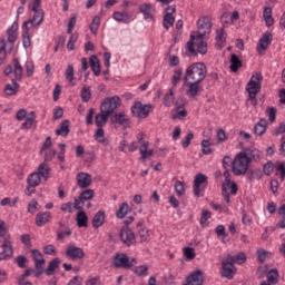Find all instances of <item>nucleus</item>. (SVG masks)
I'll use <instances>...</instances> for the list:
<instances>
[{"label": "nucleus", "mask_w": 285, "mask_h": 285, "mask_svg": "<svg viewBox=\"0 0 285 285\" xmlns=\"http://www.w3.org/2000/svg\"><path fill=\"white\" fill-rule=\"evenodd\" d=\"M184 256L186 257V259H195L196 254H195V248L193 247H185L184 249Z\"/></svg>", "instance_id": "obj_62"}, {"label": "nucleus", "mask_w": 285, "mask_h": 285, "mask_svg": "<svg viewBox=\"0 0 285 285\" xmlns=\"http://www.w3.org/2000/svg\"><path fill=\"white\" fill-rule=\"evenodd\" d=\"M210 217H213V214L210 213V210L208 209L202 210L200 220H199L202 228H206V223L208 222V219H210Z\"/></svg>", "instance_id": "obj_47"}, {"label": "nucleus", "mask_w": 285, "mask_h": 285, "mask_svg": "<svg viewBox=\"0 0 285 285\" xmlns=\"http://www.w3.org/2000/svg\"><path fill=\"white\" fill-rule=\"evenodd\" d=\"M119 107H121V98L119 96L107 97L100 104V111L114 115Z\"/></svg>", "instance_id": "obj_4"}, {"label": "nucleus", "mask_w": 285, "mask_h": 285, "mask_svg": "<svg viewBox=\"0 0 285 285\" xmlns=\"http://www.w3.org/2000/svg\"><path fill=\"white\" fill-rule=\"evenodd\" d=\"M92 185V175L80 171L77 175V186L82 189L89 188Z\"/></svg>", "instance_id": "obj_19"}, {"label": "nucleus", "mask_w": 285, "mask_h": 285, "mask_svg": "<svg viewBox=\"0 0 285 285\" xmlns=\"http://www.w3.org/2000/svg\"><path fill=\"white\" fill-rule=\"evenodd\" d=\"M245 169H246V161L244 160V158L238 157V154H237L232 163V173H234V175L239 177L248 173V171H245Z\"/></svg>", "instance_id": "obj_13"}, {"label": "nucleus", "mask_w": 285, "mask_h": 285, "mask_svg": "<svg viewBox=\"0 0 285 285\" xmlns=\"http://www.w3.org/2000/svg\"><path fill=\"white\" fill-rule=\"evenodd\" d=\"M273 43V37H262L258 40V43L256 46V52L258 55L264 56L266 55V50H268V47Z\"/></svg>", "instance_id": "obj_20"}, {"label": "nucleus", "mask_w": 285, "mask_h": 285, "mask_svg": "<svg viewBox=\"0 0 285 285\" xmlns=\"http://www.w3.org/2000/svg\"><path fill=\"white\" fill-rule=\"evenodd\" d=\"M202 82L191 80L187 82L188 89L186 91L187 97H190L191 99H195L196 95H198L199 90H202V86H199Z\"/></svg>", "instance_id": "obj_22"}, {"label": "nucleus", "mask_w": 285, "mask_h": 285, "mask_svg": "<svg viewBox=\"0 0 285 285\" xmlns=\"http://www.w3.org/2000/svg\"><path fill=\"white\" fill-rule=\"evenodd\" d=\"M208 184V176L204 174H197L194 178V195L195 197H199L202 195V185Z\"/></svg>", "instance_id": "obj_16"}, {"label": "nucleus", "mask_w": 285, "mask_h": 285, "mask_svg": "<svg viewBox=\"0 0 285 285\" xmlns=\"http://www.w3.org/2000/svg\"><path fill=\"white\" fill-rule=\"evenodd\" d=\"M140 14H142L145 21H154L155 19V7L153 3H141L138 7Z\"/></svg>", "instance_id": "obj_15"}, {"label": "nucleus", "mask_w": 285, "mask_h": 285, "mask_svg": "<svg viewBox=\"0 0 285 285\" xmlns=\"http://www.w3.org/2000/svg\"><path fill=\"white\" fill-rule=\"evenodd\" d=\"M208 72V68L204 62H194L189 67H187L185 71L184 81H204L206 79V75Z\"/></svg>", "instance_id": "obj_2"}, {"label": "nucleus", "mask_w": 285, "mask_h": 285, "mask_svg": "<svg viewBox=\"0 0 285 285\" xmlns=\"http://www.w3.org/2000/svg\"><path fill=\"white\" fill-rule=\"evenodd\" d=\"M213 28V23L210 22V18L202 17L197 21V32L198 37H207L210 35V30Z\"/></svg>", "instance_id": "obj_10"}, {"label": "nucleus", "mask_w": 285, "mask_h": 285, "mask_svg": "<svg viewBox=\"0 0 285 285\" xmlns=\"http://www.w3.org/2000/svg\"><path fill=\"white\" fill-rule=\"evenodd\" d=\"M246 91L248 92V97L252 101L254 99H257V94L262 91V82H259V80H257L256 82L249 80L246 86Z\"/></svg>", "instance_id": "obj_17"}, {"label": "nucleus", "mask_w": 285, "mask_h": 285, "mask_svg": "<svg viewBox=\"0 0 285 285\" xmlns=\"http://www.w3.org/2000/svg\"><path fill=\"white\" fill-rule=\"evenodd\" d=\"M181 75H183L181 69H176L174 71V76H173V79H171L173 86H177V83H179V81H181Z\"/></svg>", "instance_id": "obj_63"}, {"label": "nucleus", "mask_w": 285, "mask_h": 285, "mask_svg": "<svg viewBox=\"0 0 285 285\" xmlns=\"http://www.w3.org/2000/svg\"><path fill=\"white\" fill-rule=\"evenodd\" d=\"M215 233L217 237H223V244H226V240L224 239V237H228V234L226 233V227L224 225H218L215 228Z\"/></svg>", "instance_id": "obj_58"}, {"label": "nucleus", "mask_w": 285, "mask_h": 285, "mask_svg": "<svg viewBox=\"0 0 285 285\" xmlns=\"http://www.w3.org/2000/svg\"><path fill=\"white\" fill-rule=\"evenodd\" d=\"M65 255L69 257V259H83L86 257V252L81 247H77L72 244L67 246Z\"/></svg>", "instance_id": "obj_14"}, {"label": "nucleus", "mask_w": 285, "mask_h": 285, "mask_svg": "<svg viewBox=\"0 0 285 285\" xmlns=\"http://www.w3.org/2000/svg\"><path fill=\"white\" fill-rule=\"evenodd\" d=\"M1 248L2 252L0 253V262H3V259H10L14 253L12 249V242L10 240V234L4 237Z\"/></svg>", "instance_id": "obj_12"}, {"label": "nucleus", "mask_w": 285, "mask_h": 285, "mask_svg": "<svg viewBox=\"0 0 285 285\" xmlns=\"http://www.w3.org/2000/svg\"><path fill=\"white\" fill-rule=\"evenodd\" d=\"M184 186H186V184H185L184 181L177 180V181L175 183V186H174L175 193H176L179 197H181V195H184V194L186 193V188H185Z\"/></svg>", "instance_id": "obj_55"}, {"label": "nucleus", "mask_w": 285, "mask_h": 285, "mask_svg": "<svg viewBox=\"0 0 285 285\" xmlns=\"http://www.w3.org/2000/svg\"><path fill=\"white\" fill-rule=\"evenodd\" d=\"M65 77L67 81H70V83H72V81L75 80V67L72 65H68Z\"/></svg>", "instance_id": "obj_57"}, {"label": "nucleus", "mask_w": 285, "mask_h": 285, "mask_svg": "<svg viewBox=\"0 0 285 285\" xmlns=\"http://www.w3.org/2000/svg\"><path fill=\"white\" fill-rule=\"evenodd\" d=\"M227 258L234 264H244L246 262V254L239 253L235 256L228 254Z\"/></svg>", "instance_id": "obj_45"}, {"label": "nucleus", "mask_w": 285, "mask_h": 285, "mask_svg": "<svg viewBox=\"0 0 285 285\" xmlns=\"http://www.w3.org/2000/svg\"><path fill=\"white\" fill-rule=\"evenodd\" d=\"M186 50L193 57H197V55H207L208 42L204 40V37H190L186 45Z\"/></svg>", "instance_id": "obj_3"}, {"label": "nucleus", "mask_w": 285, "mask_h": 285, "mask_svg": "<svg viewBox=\"0 0 285 285\" xmlns=\"http://www.w3.org/2000/svg\"><path fill=\"white\" fill-rule=\"evenodd\" d=\"M17 41V37H8L7 41L6 39H0V66L3 63V60L6 59V48H9V52H12L14 50V43Z\"/></svg>", "instance_id": "obj_9"}, {"label": "nucleus", "mask_w": 285, "mask_h": 285, "mask_svg": "<svg viewBox=\"0 0 285 285\" xmlns=\"http://www.w3.org/2000/svg\"><path fill=\"white\" fill-rule=\"evenodd\" d=\"M36 119H37V115L35 114V111H31L26 118V121L21 124V127H20L21 130H30Z\"/></svg>", "instance_id": "obj_40"}, {"label": "nucleus", "mask_w": 285, "mask_h": 285, "mask_svg": "<svg viewBox=\"0 0 285 285\" xmlns=\"http://www.w3.org/2000/svg\"><path fill=\"white\" fill-rule=\"evenodd\" d=\"M81 100L85 104H88L90 99H92V91L90 90V87L88 85H85L80 91Z\"/></svg>", "instance_id": "obj_43"}, {"label": "nucleus", "mask_w": 285, "mask_h": 285, "mask_svg": "<svg viewBox=\"0 0 285 285\" xmlns=\"http://www.w3.org/2000/svg\"><path fill=\"white\" fill-rule=\"evenodd\" d=\"M28 186H31V188H37L41 184V177L37 171H33L30 174L27 178Z\"/></svg>", "instance_id": "obj_36"}, {"label": "nucleus", "mask_w": 285, "mask_h": 285, "mask_svg": "<svg viewBox=\"0 0 285 285\" xmlns=\"http://www.w3.org/2000/svg\"><path fill=\"white\" fill-rule=\"evenodd\" d=\"M134 273L138 275V277H146L148 275V265L136 266Z\"/></svg>", "instance_id": "obj_53"}, {"label": "nucleus", "mask_w": 285, "mask_h": 285, "mask_svg": "<svg viewBox=\"0 0 285 285\" xmlns=\"http://www.w3.org/2000/svg\"><path fill=\"white\" fill-rule=\"evenodd\" d=\"M110 124L122 126L124 129L130 128V118L126 116V112H116L110 115Z\"/></svg>", "instance_id": "obj_11"}, {"label": "nucleus", "mask_w": 285, "mask_h": 285, "mask_svg": "<svg viewBox=\"0 0 285 285\" xmlns=\"http://www.w3.org/2000/svg\"><path fill=\"white\" fill-rule=\"evenodd\" d=\"M13 66H14V76L18 81H20L21 77H23V67H21V63L19 62L18 58L13 59Z\"/></svg>", "instance_id": "obj_44"}, {"label": "nucleus", "mask_w": 285, "mask_h": 285, "mask_svg": "<svg viewBox=\"0 0 285 285\" xmlns=\"http://www.w3.org/2000/svg\"><path fill=\"white\" fill-rule=\"evenodd\" d=\"M240 153H245L247 157L254 159L256 163L262 159V153L257 148H244Z\"/></svg>", "instance_id": "obj_33"}, {"label": "nucleus", "mask_w": 285, "mask_h": 285, "mask_svg": "<svg viewBox=\"0 0 285 285\" xmlns=\"http://www.w3.org/2000/svg\"><path fill=\"white\" fill-rule=\"evenodd\" d=\"M176 115L171 116V119H184V117H188V111L178 101L176 102Z\"/></svg>", "instance_id": "obj_41"}, {"label": "nucleus", "mask_w": 285, "mask_h": 285, "mask_svg": "<svg viewBox=\"0 0 285 285\" xmlns=\"http://www.w3.org/2000/svg\"><path fill=\"white\" fill-rule=\"evenodd\" d=\"M61 264V259L59 257L53 258L51 262H49L48 267L45 269V273L48 277L50 275H55V271H57V267Z\"/></svg>", "instance_id": "obj_34"}, {"label": "nucleus", "mask_w": 285, "mask_h": 285, "mask_svg": "<svg viewBox=\"0 0 285 285\" xmlns=\"http://www.w3.org/2000/svg\"><path fill=\"white\" fill-rule=\"evenodd\" d=\"M263 17L268 28H271V26L275 23V19H273V9H271L269 7L264 8Z\"/></svg>", "instance_id": "obj_38"}, {"label": "nucleus", "mask_w": 285, "mask_h": 285, "mask_svg": "<svg viewBox=\"0 0 285 285\" xmlns=\"http://www.w3.org/2000/svg\"><path fill=\"white\" fill-rule=\"evenodd\" d=\"M105 222H106V212L98 210L95 214L91 224H92L94 228H101V226H104Z\"/></svg>", "instance_id": "obj_29"}, {"label": "nucleus", "mask_w": 285, "mask_h": 285, "mask_svg": "<svg viewBox=\"0 0 285 285\" xmlns=\"http://www.w3.org/2000/svg\"><path fill=\"white\" fill-rule=\"evenodd\" d=\"M16 264H18L19 268H26V264H28V258L23 255H19L16 258Z\"/></svg>", "instance_id": "obj_64"}, {"label": "nucleus", "mask_w": 285, "mask_h": 285, "mask_svg": "<svg viewBox=\"0 0 285 285\" xmlns=\"http://www.w3.org/2000/svg\"><path fill=\"white\" fill-rule=\"evenodd\" d=\"M150 112H153V105L150 104L144 105L141 101H136L131 106V115L138 119H147Z\"/></svg>", "instance_id": "obj_5"}, {"label": "nucleus", "mask_w": 285, "mask_h": 285, "mask_svg": "<svg viewBox=\"0 0 285 285\" xmlns=\"http://www.w3.org/2000/svg\"><path fill=\"white\" fill-rule=\"evenodd\" d=\"M174 24H175V17H173V16H164L163 26H164V28H166V30L171 28V26H174Z\"/></svg>", "instance_id": "obj_60"}, {"label": "nucleus", "mask_w": 285, "mask_h": 285, "mask_svg": "<svg viewBox=\"0 0 285 285\" xmlns=\"http://www.w3.org/2000/svg\"><path fill=\"white\" fill-rule=\"evenodd\" d=\"M32 273H35V269L32 268H28L24 271V273L18 278V285H26V278L30 277V275H32Z\"/></svg>", "instance_id": "obj_61"}, {"label": "nucleus", "mask_w": 285, "mask_h": 285, "mask_svg": "<svg viewBox=\"0 0 285 285\" xmlns=\"http://www.w3.org/2000/svg\"><path fill=\"white\" fill-rule=\"evenodd\" d=\"M112 266L115 268H125V271H130L134 264L130 263V257L126 253H116L112 261Z\"/></svg>", "instance_id": "obj_6"}, {"label": "nucleus", "mask_w": 285, "mask_h": 285, "mask_svg": "<svg viewBox=\"0 0 285 285\" xmlns=\"http://www.w3.org/2000/svg\"><path fill=\"white\" fill-rule=\"evenodd\" d=\"M110 114L106 111H100L95 116V124L97 128H104L108 124V120L110 119Z\"/></svg>", "instance_id": "obj_27"}, {"label": "nucleus", "mask_w": 285, "mask_h": 285, "mask_svg": "<svg viewBox=\"0 0 285 285\" xmlns=\"http://www.w3.org/2000/svg\"><path fill=\"white\" fill-rule=\"evenodd\" d=\"M229 63L230 72H239V68L244 66V62H242V59H239V56H237V53L230 55Z\"/></svg>", "instance_id": "obj_25"}, {"label": "nucleus", "mask_w": 285, "mask_h": 285, "mask_svg": "<svg viewBox=\"0 0 285 285\" xmlns=\"http://www.w3.org/2000/svg\"><path fill=\"white\" fill-rule=\"evenodd\" d=\"M57 137H68L70 135V120L66 119L60 124V128L56 130Z\"/></svg>", "instance_id": "obj_31"}, {"label": "nucleus", "mask_w": 285, "mask_h": 285, "mask_svg": "<svg viewBox=\"0 0 285 285\" xmlns=\"http://www.w3.org/2000/svg\"><path fill=\"white\" fill-rule=\"evenodd\" d=\"M76 224L78 228H88V214L83 210H79L76 215Z\"/></svg>", "instance_id": "obj_30"}, {"label": "nucleus", "mask_w": 285, "mask_h": 285, "mask_svg": "<svg viewBox=\"0 0 285 285\" xmlns=\"http://www.w3.org/2000/svg\"><path fill=\"white\" fill-rule=\"evenodd\" d=\"M78 197L85 202H90L95 197V190L86 189Z\"/></svg>", "instance_id": "obj_54"}, {"label": "nucleus", "mask_w": 285, "mask_h": 285, "mask_svg": "<svg viewBox=\"0 0 285 285\" xmlns=\"http://www.w3.org/2000/svg\"><path fill=\"white\" fill-rule=\"evenodd\" d=\"M101 23V18L98 16L94 17L92 22L90 24V31L92 35H97V30H99V26Z\"/></svg>", "instance_id": "obj_56"}, {"label": "nucleus", "mask_w": 285, "mask_h": 285, "mask_svg": "<svg viewBox=\"0 0 285 285\" xmlns=\"http://www.w3.org/2000/svg\"><path fill=\"white\" fill-rule=\"evenodd\" d=\"M89 66L96 77L101 75V63L99 62V58L97 55H91L89 58Z\"/></svg>", "instance_id": "obj_26"}, {"label": "nucleus", "mask_w": 285, "mask_h": 285, "mask_svg": "<svg viewBox=\"0 0 285 285\" xmlns=\"http://www.w3.org/2000/svg\"><path fill=\"white\" fill-rule=\"evenodd\" d=\"M266 115H267V117H269L271 124L275 122V120L277 119V108L268 107L266 109Z\"/></svg>", "instance_id": "obj_59"}, {"label": "nucleus", "mask_w": 285, "mask_h": 285, "mask_svg": "<svg viewBox=\"0 0 285 285\" xmlns=\"http://www.w3.org/2000/svg\"><path fill=\"white\" fill-rule=\"evenodd\" d=\"M246 176L248 181H255V179L257 180L262 179V177H264V173L262 171V169L248 168V170L246 171Z\"/></svg>", "instance_id": "obj_35"}, {"label": "nucleus", "mask_w": 285, "mask_h": 285, "mask_svg": "<svg viewBox=\"0 0 285 285\" xmlns=\"http://www.w3.org/2000/svg\"><path fill=\"white\" fill-rule=\"evenodd\" d=\"M94 139L99 144H104V146H108L110 144L108 138H106V131L104 130V127H98L94 135Z\"/></svg>", "instance_id": "obj_32"}, {"label": "nucleus", "mask_w": 285, "mask_h": 285, "mask_svg": "<svg viewBox=\"0 0 285 285\" xmlns=\"http://www.w3.org/2000/svg\"><path fill=\"white\" fill-rule=\"evenodd\" d=\"M268 128V120L266 118H261L259 121L254 126V134L257 137H262Z\"/></svg>", "instance_id": "obj_28"}, {"label": "nucleus", "mask_w": 285, "mask_h": 285, "mask_svg": "<svg viewBox=\"0 0 285 285\" xmlns=\"http://www.w3.org/2000/svg\"><path fill=\"white\" fill-rule=\"evenodd\" d=\"M114 19L119 23H128L130 21V13H128L127 11H115Z\"/></svg>", "instance_id": "obj_37"}, {"label": "nucleus", "mask_w": 285, "mask_h": 285, "mask_svg": "<svg viewBox=\"0 0 285 285\" xmlns=\"http://www.w3.org/2000/svg\"><path fill=\"white\" fill-rule=\"evenodd\" d=\"M128 208H129L128 203H122L119 206L118 210L116 212V217L118 219H124V217H126V215H128Z\"/></svg>", "instance_id": "obj_46"}, {"label": "nucleus", "mask_w": 285, "mask_h": 285, "mask_svg": "<svg viewBox=\"0 0 285 285\" xmlns=\"http://www.w3.org/2000/svg\"><path fill=\"white\" fill-rule=\"evenodd\" d=\"M51 218L52 214L50 212L38 213L36 215V226L41 228L42 226H46V224H49Z\"/></svg>", "instance_id": "obj_23"}, {"label": "nucleus", "mask_w": 285, "mask_h": 285, "mask_svg": "<svg viewBox=\"0 0 285 285\" xmlns=\"http://www.w3.org/2000/svg\"><path fill=\"white\" fill-rule=\"evenodd\" d=\"M173 101H175V91L169 89V92H167L164 97V106L170 108L173 106Z\"/></svg>", "instance_id": "obj_48"}, {"label": "nucleus", "mask_w": 285, "mask_h": 285, "mask_svg": "<svg viewBox=\"0 0 285 285\" xmlns=\"http://www.w3.org/2000/svg\"><path fill=\"white\" fill-rule=\"evenodd\" d=\"M11 83H7L3 88V92L4 95H7V97H14V95H17L19 92V88H21V86L19 85V82H17L16 79L11 80Z\"/></svg>", "instance_id": "obj_24"}, {"label": "nucleus", "mask_w": 285, "mask_h": 285, "mask_svg": "<svg viewBox=\"0 0 285 285\" xmlns=\"http://www.w3.org/2000/svg\"><path fill=\"white\" fill-rule=\"evenodd\" d=\"M275 170V164L273 160H268L264 166H263V173L267 177H271L273 175V171Z\"/></svg>", "instance_id": "obj_50"}, {"label": "nucleus", "mask_w": 285, "mask_h": 285, "mask_svg": "<svg viewBox=\"0 0 285 285\" xmlns=\"http://www.w3.org/2000/svg\"><path fill=\"white\" fill-rule=\"evenodd\" d=\"M120 240L125 246H132V244H136L137 238L135 237V232L128 226H122L120 228L119 233Z\"/></svg>", "instance_id": "obj_8"}, {"label": "nucleus", "mask_w": 285, "mask_h": 285, "mask_svg": "<svg viewBox=\"0 0 285 285\" xmlns=\"http://www.w3.org/2000/svg\"><path fill=\"white\" fill-rule=\"evenodd\" d=\"M35 262V277L39 278L40 275H43V268L46 266V258H40L39 261Z\"/></svg>", "instance_id": "obj_42"}, {"label": "nucleus", "mask_w": 285, "mask_h": 285, "mask_svg": "<svg viewBox=\"0 0 285 285\" xmlns=\"http://www.w3.org/2000/svg\"><path fill=\"white\" fill-rule=\"evenodd\" d=\"M277 277H279V272L276 268L271 269L267 273V282H268V284H277Z\"/></svg>", "instance_id": "obj_49"}, {"label": "nucleus", "mask_w": 285, "mask_h": 285, "mask_svg": "<svg viewBox=\"0 0 285 285\" xmlns=\"http://www.w3.org/2000/svg\"><path fill=\"white\" fill-rule=\"evenodd\" d=\"M29 12H33V17L22 23V37H30L43 23L45 13L41 8V0H33L29 3Z\"/></svg>", "instance_id": "obj_1"}, {"label": "nucleus", "mask_w": 285, "mask_h": 285, "mask_svg": "<svg viewBox=\"0 0 285 285\" xmlns=\"http://www.w3.org/2000/svg\"><path fill=\"white\" fill-rule=\"evenodd\" d=\"M186 282L184 285H204V272L196 269L186 278Z\"/></svg>", "instance_id": "obj_18"}, {"label": "nucleus", "mask_w": 285, "mask_h": 285, "mask_svg": "<svg viewBox=\"0 0 285 285\" xmlns=\"http://www.w3.org/2000/svg\"><path fill=\"white\" fill-rule=\"evenodd\" d=\"M238 157L245 160V171H248V168H250V164L255 161L254 158H250L249 156H247L246 151H239Z\"/></svg>", "instance_id": "obj_52"}, {"label": "nucleus", "mask_w": 285, "mask_h": 285, "mask_svg": "<svg viewBox=\"0 0 285 285\" xmlns=\"http://www.w3.org/2000/svg\"><path fill=\"white\" fill-rule=\"evenodd\" d=\"M223 175L225 177V181L223 183L222 188H230V194L237 195L239 187H237V183L230 180V171L226 169Z\"/></svg>", "instance_id": "obj_21"}, {"label": "nucleus", "mask_w": 285, "mask_h": 285, "mask_svg": "<svg viewBox=\"0 0 285 285\" xmlns=\"http://www.w3.org/2000/svg\"><path fill=\"white\" fill-rule=\"evenodd\" d=\"M235 275H237V267H235V263H232L228 257L223 259L220 276L225 277V279H234Z\"/></svg>", "instance_id": "obj_7"}, {"label": "nucleus", "mask_w": 285, "mask_h": 285, "mask_svg": "<svg viewBox=\"0 0 285 285\" xmlns=\"http://www.w3.org/2000/svg\"><path fill=\"white\" fill-rule=\"evenodd\" d=\"M36 173L39 175V177H42L45 181H48V179H50V168L48 167V165H46V163L40 164L38 167V171Z\"/></svg>", "instance_id": "obj_39"}, {"label": "nucleus", "mask_w": 285, "mask_h": 285, "mask_svg": "<svg viewBox=\"0 0 285 285\" xmlns=\"http://www.w3.org/2000/svg\"><path fill=\"white\" fill-rule=\"evenodd\" d=\"M200 146L203 155H213V148H210V140H202Z\"/></svg>", "instance_id": "obj_51"}]
</instances>
